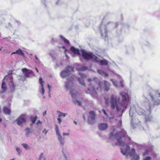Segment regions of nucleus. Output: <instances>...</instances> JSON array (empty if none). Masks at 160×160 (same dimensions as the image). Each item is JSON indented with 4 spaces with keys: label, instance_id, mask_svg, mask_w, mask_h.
<instances>
[{
    "label": "nucleus",
    "instance_id": "obj_48",
    "mask_svg": "<svg viewBox=\"0 0 160 160\" xmlns=\"http://www.w3.org/2000/svg\"><path fill=\"white\" fill-rule=\"evenodd\" d=\"M35 69H36V70L37 72H38V68H35Z\"/></svg>",
    "mask_w": 160,
    "mask_h": 160
},
{
    "label": "nucleus",
    "instance_id": "obj_36",
    "mask_svg": "<svg viewBox=\"0 0 160 160\" xmlns=\"http://www.w3.org/2000/svg\"><path fill=\"white\" fill-rule=\"evenodd\" d=\"M43 153H42L40 155V156L39 158V160H42V158L43 157Z\"/></svg>",
    "mask_w": 160,
    "mask_h": 160
},
{
    "label": "nucleus",
    "instance_id": "obj_27",
    "mask_svg": "<svg viewBox=\"0 0 160 160\" xmlns=\"http://www.w3.org/2000/svg\"><path fill=\"white\" fill-rule=\"evenodd\" d=\"M87 69V68L86 67L84 66H81L80 68H79V70L80 71H84Z\"/></svg>",
    "mask_w": 160,
    "mask_h": 160
},
{
    "label": "nucleus",
    "instance_id": "obj_19",
    "mask_svg": "<svg viewBox=\"0 0 160 160\" xmlns=\"http://www.w3.org/2000/svg\"><path fill=\"white\" fill-rule=\"evenodd\" d=\"M16 53L19 55H21L22 56H24V53L22 52V51L20 49H18L15 52H12L11 55Z\"/></svg>",
    "mask_w": 160,
    "mask_h": 160
},
{
    "label": "nucleus",
    "instance_id": "obj_1",
    "mask_svg": "<svg viewBox=\"0 0 160 160\" xmlns=\"http://www.w3.org/2000/svg\"><path fill=\"white\" fill-rule=\"evenodd\" d=\"M88 82H91L92 83L91 84H90L89 87L88 88L86 92L91 95L92 97H97V91L99 89H101L102 82H96L91 78L88 79Z\"/></svg>",
    "mask_w": 160,
    "mask_h": 160
},
{
    "label": "nucleus",
    "instance_id": "obj_38",
    "mask_svg": "<svg viewBox=\"0 0 160 160\" xmlns=\"http://www.w3.org/2000/svg\"><path fill=\"white\" fill-rule=\"evenodd\" d=\"M57 119H58V123L59 124H60L61 122L62 121H61V119L60 118V117H59V118H58Z\"/></svg>",
    "mask_w": 160,
    "mask_h": 160
},
{
    "label": "nucleus",
    "instance_id": "obj_42",
    "mask_svg": "<svg viewBox=\"0 0 160 160\" xmlns=\"http://www.w3.org/2000/svg\"><path fill=\"white\" fill-rule=\"evenodd\" d=\"M48 132V130H47L46 129H45L43 131V133H45L46 134Z\"/></svg>",
    "mask_w": 160,
    "mask_h": 160
},
{
    "label": "nucleus",
    "instance_id": "obj_16",
    "mask_svg": "<svg viewBox=\"0 0 160 160\" xmlns=\"http://www.w3.org/2000/svg\"><path fill=\"white\" fill-rule=\"evenodd\" d=\"M2 82L1 88L2 90H3V92H4L7 89V87L4 81V79H3L2 80Z\"/></svg>",
    "mask_w": 160,
    "mask_h": 160
},
{
    "label": "nucleus",
    "instance_id": "obj_33",
    "mask_svg": "<svg viewBox=\"0 0 160 160\" xmlns=\"http://www.w3.org/2000/svg\"><path fill=\"white\" fill-rule=\"evenodd\" d=\"M151 158L150 157H147L143 159V160H151Z\"/></svg>",
    "mask_w": 160,
    "mask_h": 160
},
{
    "label": "nucleus",
    "instance_id": "obj_53",
    "mask_svg": "<svg viewBox=\"0 0 160 160\" xmlns=\"http://www.w3.org/2000/svg\"><path fill=\"white\" fill-rule=\"evenodd\" d=\"M2 48V47H1V48H0V51L1 50Z\"/></svg>",
    "mask_w": 160,
    "mask_h": 160
},
{
    "label": "nucleus",
    "instance_id": "obj_17",
    "mask_svg": "<svg viewBox=\"0 0 160 160\" xmlns=\"http://www.w3.org/2000/svg\"><path fill=\"white\" fill-rule=\"evenodd\" d=\"M3 113L5 114L10 115L11 113V111L10 109L5 106L3 108Z\"/></svg>",
    "mask_w": 160,
    "mask_h": 160
},
{
    "label": "nucleus",
    "instance_id": "obj_44",
    "mask_svg": "<svg viewBox=\"0 0 160 160\" xmlns=\"http://www.w3.org/2000/svg\"><path fill=\"white\" fill-rule=\"evenodd\" d=\"M46 114V111H44L43 113V116H45Z\"/></svg>",
    "mask_w": 160,
    "mask_h": 160
},
{
    "label": "nucleus",
    "instance_id": "obj_13",
    "mask_svg": "<svg viewBox=\"0 0 160 160\" xmlns=\"http://www.w3.org/2000/svg\"><path fill=\"white\" fill-rule=\"evenodd\" d=\"M91 55V54H89L84 51H83L82 52V56L84 59L85 60H88L91 59L92 58Z\"/></svg>",
    "mask_w": 160,
    "mask_h": 160
},
{
    "label": "nucleus",
    "instance_id": "obj_14",
    "mask_svg": "<svg viewBox=\"0 0 160 160\" xmlns=\"http://www.w3.org/2000/svg\"><path fill=\"white\" fill-rule=\"evenodd\" d=\"M39 82L40 84L41 87V89L40 90V92L42 94H43L45 92L43 85L44 81L43 80L42 78H39Z\"/></svg>",
    "mask_w": 160,
    "mask_h": 160
},
{
    "label": "nucleus",
    "instance_id": "obj_12",
    "mask_svg": "<svg viewBox=\"0 0 160 160\" xmlns=\"http://www.w3.org/2000/svg\"><path fill=\"white\" fill-rule=\"evenodd\" d=\"M80 76L82 78H78V80L79 81V82L82 85L85 86V84L84 82V81L83 79L82 78H86V75L82 73H80L79 74Z\"/></svg>",
    "mask_w": 160,
    "mask_h": 160
},
{
    "label": "nucleus",
    "instance_id": "obj_20",
    "mask_svg": "<svg viewBox=\"0 0 160 160\" xmlns=\"http://www.w3.org/2000/svg\"><path fill=\"white\" fill-rule=\"evenodd\" d=\"M104 83L105 90L107 91H108L109 89L110 84L109 83L106 81H104Z\"/></svg>",
    "mask_w": 160,
    "mask_h": 160
},
{
    "label": "nucleus",
    "instance_id": "obj_34",
    "mask_svg": "<svg viewBox=\"0 0 160 160\" xmlns=\"http://www.w3.org/2000/svg\"><path fill=\"white\" fill-rule=\"evenodd\" d=\"M56 132L57 134L58 135V137H60V136H61L60 134L59 130H58V131H56Z\"/></svg>",
    "mask_w": 160,
    "mask_h": 160
},
{
    "label": "nucleus",
    "instance_id": "obj_39",
    "mask_svg": "<svg viewBox=\"0 0 160 160\" xmlns=\"http://www.w3.org/2000/svg\"><path fill=\"white\" fill-rule=\"evenodd\" d=\"M16 150L18 152V153L20 154V150L19 148H16Z\"/></svg>",
    "mask_w": 160,
    "mask_h": 160
},
{
    "label": "nucleus",
    "instance_id": "obj_54",
    "mask_svg": "<svg viewBox=\"0 0 160 160\" xmlns=\"http://www.w3.org/2000/svg\"><path fill=\"white\" fill-rule=\"evenodd\" d=\"M43 160H46V158H44L43 159Z\"/></svg>",
    "mask_w": 160,
    "mask_h": 160
},
{
    "label": "nucleus",
    "instance_id": "obj_15",
    "mask_svg": "<svg viewBox=\"0 0 160 160\" xmlns=\"http://www.w3.org/2000/svg\"><path fill=\"white\" fill-rule=\"evenodd\" d=\"M70 51L73 53L74 54H77L78 55H80V52L78 49H76L73 46H72L70 48Z\"/></svg>",
    "mask_w": 160,
    "mask_h": 160
},
{
    "label": "nucleus",
    "instance_id": "obj_30",
    "mask_svg": "<svg viewBox=\"0 0 160 160\" xmlns=\"http://www.w3.org/2000/svg\"><path fill=\"white\" fill-rule=\"evenodd\" d=\"M75 104H76V103L77 102L78 103V105L79 106H81V103L80 101H79L78 100H76L74 102Z\"/></svg>",
    "mask_w": 160,
    "mask_h": 160
},
{
    "label": "nucleus",
    "instance_id": "obj_5",
    "mask_svg": "<svg viewBox=\"0 0 160 160\" xmlns=\"http://www.w3.org/2000/svg\"><path fill=\"white\" fill-rule=\"evenodd\" d=\"M110 103L111 108L112 110L115 109L116 108L117 111H119L121 110L117 104V98L113 95H112L110 98Z\"/></svg>",
    "mask_w": 160,
    "mask_h": 160
},
{
    "label": "nucleus",
    "instance_id": "obj_26",
    "mask_svg": "<svg viewBox=\"0 0 160 160\" xmlns=\"http://www.w3.org/2000/svg\"><path fill=\"white\" fill-rule=\"evenodd\" d=\"M59 113V114L58 115V117H65L66 116V114L64 113H63L61 112L58 111H57Z\"/></svg>",
    "mask_w": 160,
    "mask_h": 160
},
{
    "label": "nucleus",
    "instance_id": "obj_29",
    "mask_svg": "<svg viewBox=\"0 0 160 160\" xmlns=\"http://www.w3.org/2000/svg\"><path fill=\"white\" fill-rule=\"evenodd\" d=\"M109 99H106L105 100V103L107 105H108L109 103Z\"/></svg>",
    "mask_w": 160,
    "mask_h": 160
},
{
    "label": "nucleus",
    "instance_id": "obj_49",
    "mask_svg": "<svg viewBox=\"0 0 160 160\" xmlns=\"http://www.w3.org/2000/svg\"><path fill=\"white\" fill-rule=\"evenodd\" d=\"M48 86L49 89H50V87L49 84H48Z\"/></svg>",
    "mask_w": 160,
    "mask_h": 160
},
{
    "label": "nucleus",
    "instance_id": "obj_46",
    "mask_svg": "<svg viewBox=\"0 0 160 160\" xmlns=\"http://www.w3.org/2000/svg\"><path fill=\"white\" fill-rule=\"evenodd\" d=\"M152 156H154V157H156L157 156V155L155 153H153L152 155Z\"/></svg>",
    "mask_w": 160,
    "mask_h": 160
},
{
    "label": "nucleus",
    "instance_id": "obj_56",
    "mask_svg": "<svg viewBox=\"0 0 160 160\" xmlns=\"http://www.w3.org/2000/svg\"><path fill=\"white\" fill-rule=\"evenodd\" d=\"M73 94H72V97H73Z\"/></svg>",
    "mask_w": 160,
    "mask_h": 160
},
{
    "label": "nucleus",
    "instance_id": "obj_8",
    "mask_svg": "<svg viewBox=\"0 0 160 160\" xmlns=\"http://www.w3.org/2000/svg\"><path fill=\"white\" fill-rule=\"evenodd\" d=\"M22 71L24 76L26 78H29L34 75V73L32 70H28L27 68L22 69Z\"/></svg>",
    "mask_w": 160,
    "mask_h": 160
},
{
    "label": "nucleus",
    "instance_id": "obj_51",
    "mask_svg": "<svg viewBox=\"0 0 160 160\" xmlns=\"http://www.w3.org/2000/svg\"><path fill=\"white\" fill-rule=\"evenodd\" d=\"M2 121V119L1 118H0V122H1Z\"/></svg>",
    "mask_w": 160,
    "mask_h": 160
},
{
    "label": "nucleus",
    "instance_id": "obj_40",
    "mask_svg": "<svg viewBox=\"0 0 160 160\" xmlns=\"http://www.w3.org/2000/svg\"><path fill=\"white\" fill-rule=\"evenodd\" d=\"M55 130L56 131H58L59 130V128L57 125H56L55 126Z\"/></svg>",
    "mask_w": 160,
    "mask_h": 160
},
{
    "label": "nucleus",
    "instance_id": "obj_11",
    "mask_svg": "<svg viewBox=\"0 0 160 160\" xmlns=\"http://www.w3.org/2000/svg\"><path fill=\"white\" fill-rule=\"evenodd\" d=\"M108 125L106 123H101L98 124V127L99 129L101 131L105 130L107 129Z\"/></svg>",
    "mask_w": 160,
    "mask_h": 160
},
{
    "label": "nucleus",
    "instance_id": "obj_25",
    "mask_svg": "<svg viewBox=\"0 0 160 160\" xmlns=\"http://www.w3.org/2000/svg\"><path fill=\"white\" fill-rule=\"evenodd\" d=\"M58 139L60 142L63 145L64 143V140L63 139L62 137V136H60V137H58Z\"/></svg>",
    "mask_w": 160,
    "mask_h": 160
},
{
    "label": "nucleus",
    "instance_id": "obj_7",
    "mask_svg": "<svg viewBox=\"0 0 160 160\" xmlns=\"http://www.w3.org/2000/svg\"><path fill=\"white\" fill-rule=\"evenodd\" d=\"M95 117V112L93 111H90L89 112V116L88 118V122L89 124H92L94 123Z\"/></svg>",
    "mask_w": 160,
    "mask_h": 160
},
{
    "label": "nucleus",
    "instance_id": "obj_52",
    "mask_svg": "<svg viewBox=\"0 0 160 160\" xmlns=\"http://www.w3.org/2000/svg\"><path fill=\"white\" fill-rule=\"evenodd\" d=\"M74 122L76 124H77V122H76L74 121Z\"/></svg>",
    "mask_w": 160,
    "mask_h": 160
},
{
    "label": "nucleus",
    "instance_id": "obj_28",
    "mask_svg": "<svg viewBox=\"0 0 160 160\" xmlns=\"http://www.w3.org/2000/svg\"><path fill=\"white\" fill-rule=\"evenodd\" d=\"M26 130L27 131V132L26 133V135L28 136V135L30 133V129L29 128H27L26 129Z\"/></svg>",
    "mask_w": 160,
    "mask_h": 160
},
{
    "label": "nucleus",
    "instance_id": "obj_10",
    "mask_svg": "<svg viewBox=\"0 0 160 160\" xmlns=\"http://www.w3.org/2000/svg\"><path fill=\"white\" fill-rule=\"evenodd\" d=\"M129 154L130 157H132L131 160H139V156L136 153L135 149L132 148L129 152Z\"/></svg>",
    "mask_w": 160,
    "mask_h": 160
},
{
    "label": "nucleus",
    "instance_id": "obj_31",
    "mask_svg": "<svg viewBox=\"0 0 160 160\" xmlns=\"http://www.w3.org/2000/svg\"><path fill=\"white\" fill-rule=\"evenodd\" d=\"M23 146L26 149H27L28 147V145L25 143H23L22 144Z\"/></svg>",
    "mask_w": 160,
    "mask_h": 160
},
{
    "label": "nucleus",
    "instance_id": "obj_3",
    "mask_svg": "<svg viewBox=\"0 0 160 160\" xmlns=\"http://www.w3.org/2000/svg\"><path fill=\"white\" fill-rule=\"evenodd\" d=\"M113 136L117 139V142L115 143V144L117 145L122 146L124 145L125 143L121 140V139L123 138L128 137L127 132L124 130H122L121 132H117L115 135H114L113 132L111 133L109 136L110 138H112Z\"/></svg>",
    "mask_w": 160,
    "mask_h": 160
},
{
    "label": "nucleus",
    "instance_id": "obj_21",
    "mask_svg": "<svg viewBox=\"0 0 160 160\" xmlns=\"http://www.w3.org/2000/svg\"><path fill=\"white\" fill-rule=\"evenodd\" d=\"M152 151V150L151 148H149L148 149H146L145 151L143 153V156H145L148 154L149 153Z\"/></svg>",
    "mask_w": 160,
    "mask_h": 160
},
{
    "label": "nucleus",
    "instance_id": "obj_6",
    "mask_svg": "<svg viewBox=\"0 0 160 160\" xmlns=\"http://www.w3.org/2000/svg\"><path fill=\"white\" fill-rule=\"evenodd\" d=\"M13 78L12 76H9L8 77V79L9 80L8 81V85L11 92L15 91L16 87V85L14 84Z\"/></svg>",
    "mask_w": 160,
    "mask_h": 160
},
{
    "label": "nucleus",
    "instance_id": "obj_22",
    "mask_svg": "<svg viewBox=\"0 0 160 160\" xmlns=\"http://www.w3.org/2000/svg\"><path fill=\"white\" fill-rule=\"evenodd\" d=\"M60 38L66 44H69V41L67 40L66 38H65L63 36L60 35Z\"/></svg>",
    "mask_w": 160,
    "mask_h": 160
},
{
    "label": "nucleus",
    "instance_id": "obj_50",
    "mask_svg": "<svg viewBox=\"0 0 160 160\" xmlns=\"http://www.w3.org/2000/svg\"><path fill=\"white\" fill-rule=\"evenodd\" d=\"M35 57L36 59L38 60V58L36 56H35Z\"/></svg>",
    "mask_w": 160,
    "mask_h": 160
},
{
    "label": "nucleus",
    "instance_id": "obj_32",
    "mask_svg": "<svg viewBox=\"0 0 160 160\" xmlns=\"http://www.w3.org/2000/svg\"><path fill=\"white\" fill-rule=\"evenodd\" d=\"M121 152L124 155H126L127 153V152L126 151H124L122 149H121Z\"/></svg>",
    "mask_w": 160,
    "mask_h": 160
},
{
    "label": "nucleus",
    "instance_id": "obj_2",
    "mask_svg": "<svg viewBox=\"0 0 160 160\" xmlns=\"http://www.w3.org/2000/svg\"><path fill=\"white\" fill-rule=\"evenodd\" d=\"M70 69H71L72 71H73V69L70 66H68L66 70L62 71L60 74L61 77L63 78L68 76L69 77V78H67L68 81L65 84V87L68 89L71 87V86L70 85V83L73 84L72 82L74 81L75 77L74 75L70 74L69 71Z\"/></svg>",
    "mask_w": 160,
    "mask_h": 160
},
{
    "label": "nucleus",
    "instance_id": "obj_35",
    "mask_svg": "<svg viewBox=\"0 0 160 160\" xmlns=\"http://www.w3.org/2000/svg\"><path fill=\"white\" fill-rule=\"evenodd\" d=\"M102 112H103V113H104V114L106 115V116H108V114H107V113H106V111L105 110H104V109H102Z\"/></svg>",
    "mask_w": 160,
    "mask_h": 160
},
{
    "label": "nucleus",
    "instance_id": "obj_55",
    "mask_svg": "<svg viewBox=\"0 0 160 160\" xmlns=\"http://www.w3.org/2000/svg\"><path fill=\"white\" fill-rule=\"evenodd\" d=\"M10 160H14V158H13L12 159H11Z\"/></svg>",
    "mask_w": 160,
    "mask_h": 160
},
{
    "label": "nucleus",
    "instance_id": "obj_47",
    "mask_svg": "<svg viewBox=\"0 0 160 160\" xmlns=\"http://www.w3.org/2000/svg\"><path fill=\"white\" fill-rule=\"evenodd\" d=\"M130 147L128 146H127L126 150L128 149L129 150L130 149Z\"/></svg>",
    "mask_w": 160,
    "mask_h": 160
},
{
    "label": "nucleus",
    "instance_id": "obj_57",
    "mask_svg": "<svg viewBox=\"0 0 160 160\" xmlns=\"http://www.w3.org/2000/svg\"><path fill=\"white\" fill-rule=\"evenodd\" d=\"M124 109H122V112H123V111H124Z\"/></svg>",
    "mask_w": 160,
    "mask_h": 160
},
{
    "label": "nucleus",
    "instance_id": "obj_37",
    "mask_svg": "<svg viewBox=\"0 0 160 160\" xmlns=\"http://www.w3.org/2000/svg\"><path fill=\"white\" fill-rule=\"evenodd\" d=\"M98 71L99 73L101 74H104V72L103 71L100 70H98Z\"/></svg>",
    "mask_w": 160,
    "mask_h": 160
},
{
    "label": "nucleus",
    "instance_id": "obj_41",
    "mask_svg": "<svg viewBox=\"0 0 160 160\" xmlns=\"http://www.w3.org/2000/svg\"><path fill=\"white\" fill-rule=\"evenodd\" d=\"M69 133H64V132H63V136H65V135H68V136L69 135Z\"/></svg>",
    "mask_w": 160,
    "mask_h": 160
},
{
    "label": "nucleus",
    "instance_id": "obj_4",
    "mask_svg": "<svg viewBox=\"0 0 160 160\" xmlns=\"http://www.w3.org/2000/svg\"><path fill=\"white\" fill-rule=\"evenodd\" d=\"M120 95L122 97V100L120 104L121 107L126 108L129 100L128 94L125 92H121Z\"/></svg>",
    "mask_w": 160,
    "mask_h": 160
},
{
    "label": "nucleus",
    "instance_id": "obj_58",
    "mask_svg": "<svg viewBox=\"0 0 160 160\" xmlns=\"http://www.w3.org/2000/svg\"><path fill=\"white\" fill-rule=\"evenodd\" d=\"M159 97H160V93L159 94Z\"/></svg>",
    "mask_w": 160,
    "mask_h": 160
},
{
    "label": "nucleus",
    "instance_id": "obj_9",
    "mask_svg": "<svg viewBox=\"0 0 160 160\" xmlns=\"http://www.w3.org/2000/svg\"><path fill=\"white\" fill-rule=\"evenodd\" d=\"M27 117L25 114H22L20 115L17 119L16 121L18 125H20L22 123H25L26 121Z\"/></svg>",
    "mask_w": 160,
    "mask_h": 160
},
{
    "label": "nucleus",
    "instance_id": "obj_18",
    "mask_svg": "<svg viewBox=\"0 0 160 160\" xmlns=\"http://www.w3.org/2000/svg\"><path fill=\"white\" fill-rule=\"evenodd\" d=\"M37 118L38 117L37 116H31L30 117V120L32 122V123L30 124L31 125H32L34 124L36 122Z\"/></svg>",
    "mask_w": 160,
    "mask_h": 160
},
{
    "label": "nucleus",
    "instance_id": "obj_23",
    "mask_svg": "<svg viewBox=\"0 0 160 160\" xmlns=\"http://www.w3.org/2000/svg\"><path fill=\"white\" fill-rule=\"evenodd\" d=\"M100 63L101 65H106L108 64V61L106 59L102 60L100 61Z\"/></svg>",
    "mask_w": 160,
    "mask_h": 160
},
{
    "label": "nucleus",
    "instance_id": "obj_43",
    "mask_svg": "<svg viewBox=\"0 0 160 160\" xmlns=\"http://www.w3.org/2000/svg\"><path fill=\"white\" fill-rule=\"evenodd\" d=\"M42 122L40 121H38L37 122V124L38 125L39 124H41Z\"/></svg>",
    "mask_w": 160,
    "mask_h": 160
},
{
    "label": "nucleus",
    "instance_id": "obj_24",
    "mask_svg": "<svg viewBox=\"0 0 160 160\" xmlns=\"http://www.w3.org/2000/svg\"><path fill=\"white\" fill-rule=\"evenodd\" d=\"M92 57L91 59H92L95 62H98V58L95 56V55H91Z\"/></svg>",
    "mask_w": 160,
    "mask_h": 160
},
{
    "label": "nucleus",
    "instance_id": "obj_45",
    "mask_svg": "<svg viewBox=\"0 0 160 160\" xmlns=\"http://www.w3.org/2000/svg\"><path fill=\"white\" fill-rule=\"evenodd\" d=\"M104 74H105V76H106V77H108V73H105L104 72Z\"/></svg>",
    "mask_w": 160,
    "mask_h": 160
}]
</instances>
